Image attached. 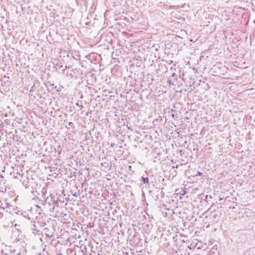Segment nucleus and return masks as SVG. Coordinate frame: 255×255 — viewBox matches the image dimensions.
<instances>
[{
	"label": "nucleus",
	"mask_w": 255,
	"mask_h": 255,
	"mask_svg": "<svg viewBox=\"0 0 255 255\" xmlns=\"http://www.w3.org/2000/svg\"><path fill=\"white\" fill-rule=\"evenodd\" d=\"M141 180L144 183H148V178L147 177H141Z\"/></svg>",
	"instance_id": "obj_1"
},
{
	"label": "nucleus",
	"mask_w": 255,
	"mask_h": 255,
	"mask_svg": "<svg viewBox=\"0 0 255 255\" xmlns=\"http://www.w3.org/2000/svg\"><path fill=\"white\" fill-rule=\"evenodd\" d=\"M35 90V86H34V85H33V86H32L31 87V88H30V90H29V92H33V91H34Z\"/></svg>",
	"instance_id": "obj_2"
},
{
	"label": "nucleus",
	"mask_w": 255,
	"mask_h": 255,
	"mask_svg": "<svg viewBox=\"0 0 255 255\" xmlns=\"http://www.w3.org/2000/svg\"><path fill=\"white\" fill-rule=\"evenodd\" d=\"M33 226H34V228H32V230H33V233H35L34 231H35V232H38V231L37 229H35V227H35L34 225H33Z\"/></svg>",
	"instance_id": "obj_3"
},
{
	"label": "nucleus",
	"mask_w": 255,
	"mask_h": 255,
	"mask_svg": "<svg viewBox=\"0 0 255 255\" xmlns=\"http://www.w3.org/2000/svg\"><path fill=\"white\" fill-rule=\"evenodd\" d=\"M77 106L80 107V109H82V108H83V106L82 105H80L78 103H76V104Z\"/></svg>",
	"instance_id": "obj_4"
},
{
	"label": "nucleus",
	"mask_w": 255,
	"mask_h": 255,
	"mask_svg": "<svg viewBox=\"0 0 255 255\" xmlns=\"http://www.w3.org/2000/svg\"><path fill=\"white\" fill-rule=\"evenodd\" d=\"M201 174H202V173H201V172H198V174H197L196 176H197V175H201Z\"/></svg>",
	"instance_id": "obj_5"
},
{
	"label": "nucleus",
	"mask_w": 255,
	"mask_h": 255,
	"mask_svg": "<svg viewBox=\"0 0 255 255\" xmlns=\"http://www.w3.org/2000/svg\"><path fill=\"white\" fill-rule=\"evenodd\" d=\"M57 255H62V254L61 253H59L58 254H57Z\"/></svg>",
	"instance_id": "obj_6"
},
{
	"label": "nucleus",
	"mask_w": 255,
	"mask_h": 255,
	"mask_svg": "<svg viewBox=\"0 0 255 255\" xmlns=\"http://www.w3.org/2000/svg\"><path fill=\"white\" fill-rule=\"evenodd\" d=\"M175 74L174 73H173V74H172V76H174L175 75Z\"/></svg>",
	"instance_id": "obj_7"
},
{
	"label": "nucleus",
	"mask_w": 255,
	"mask_h": 255,
	"mask_svg": "<svg viewBox=\"0 0 255 255\" xmlns=\"http://www.w3.org/2000/svg\"><path fill=\"white\" fill-rule=\"evenodd\" d=\"M185 192H184V193L182 194V195H184Z\"/></svg>",
	"instance_id": "obj_8"
}]
</instances>
